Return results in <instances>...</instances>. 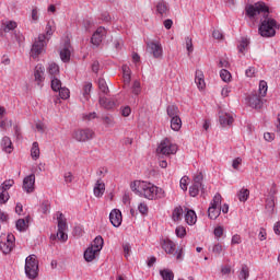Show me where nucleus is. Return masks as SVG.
Segmentation results:
<instances>
[{"instance_id":"1","label":"nucleus","mask_w":280,"mask_h":280,"mask_svg":"<svg viewBox=\"0 0 280 280\" xmlns=\"http://www.w3.org/2000/svg\"><path fill=\"white\" fill-rule=\"evenodd\" d=\"M246 14L247 16H249V19H259V16H262L259 26L260 36H264L265 38H270L275 36V34H277V28H279V24L275 19L269 18L270 11L266 3L257 2L255 4L247 5Z\"/></svg>"},{"instance_id":"2","label":"nucleus","mask_w":280,"mask_h":280,"mask_svg":"<svg viewBox=\"0 0 280 280\" xmlns=\"http://www.w3.org/2000/svg\"><path fill=\"white\" fill-rule=\"evenodd\" d=\"M131 191L147 198V200H161L165 198V190L150 182L135 180L130 184Z\"/></svg>"},{"instance_id":"3","label":"nucleus","mask_w":280,"mask_h":280,"mask_svg":"<svg viewBox=\"0 0 280 280\" xmlns=\"http://www.w3.org/2000/svg\"><path fill=\"white\" fill-rule=\"evenodd\" d=\"M57 226L58 231L56 234L50 235V240L52 242H56V240H59V242H67L69 240V235H67V218L62 213H57Z\"/></svg>"},{"instance_id":"4","label":"nucleus","mask_w":280,"mask_h":280,"mask_svg":"<svg viewBox=\"0 0 280 280\" xmlns=\"http://www.w3.org/2000/svg\"><path fill=\"white\" fill-rule=\"evenodd\" d=\"M176 152H178V145L167 138L162 140L156 149V154L160 156H170L176 154Z\"/></svg>"},{"instance_id":"5","label":"nucleus","mask_w":280,"mask_h":280,"mask_svg":"<svg viewBox=\"0 0 280 280\" xmlns=\"http://www.w3.org/2000/svg\"><path fill=\"white\" fill-rule=\"evenodd\" d=\"M25 275L27 279H36L38 277V260L36 255H30L25 259Z\"/></svg>"},{"instance_id":"6","label":"nucleus","mask_w":280,"mask_h":280,"mask_svg":"<svg viewBox=\"0 0 280 280\" xmlns=\"http://www.w3.org/2000/svg\"><path fill=\"white\" fill-rule=\"evenodd\" d=\"M47 36L45 34H40L37 39L34 42L31 56L32 58H38L40 54H45V48L47 47Z\"/></svg>"},{"instance_id":"7","label":"nucleus","mask_w":280,"mask_h":280,"mask_svg":"<svg viewBox=\"0 0 280 280\" xmlns=\"http://www.w3.org/2000/svg\"><path fill=\"white\" fill-rule=\"evenodd\" d=\"M162 248L165 250V253H167V255H173V257H176L177 261L183 260V248L176 250V243H174L172 240H163Z\"/></svg>"},{"instance_id":"8","label":"nucleus","mask_w":280,"mask_h":280,"mask_svg":"<svg viewBox=\"0 0 280 280\" xmlns=\"http://www.w3.org/2000/svg\"><path fill=\"white\" fill-rule=\"evenodd\" d=\"M15 240L16 238L13 236V234H3L0 236V250L3 253V255H10V253H12Z\"/></svg>"},{"instance_id":"9","label":"nucleus","mask_w":280,"mask_h":280,"mask_svg":"<svg viewBox=\"0 0 280 280\" xmlns=\"http://www.w3.org/2000/svg\"><path fill=\"white\" fill-rule=\"evenodd\" d=\"M72 138L80 143H85V141H91V139L95 138V131L90 128L77 129L73 131Z\"/></svg>"},{"instance_id":"10","label":"nucleus","mask_w":280,"mask_h":280,"mask_svg":"<svg viewBox=\"0 0 280 280\" xmlns=\"http://www.w3.org/2000/svg\"><path fill=\"white\" fill-rule=\"evenodd\" d=\"M106 34H108L106 27L100 26L98 28H96L91 37L92 45H94V47H100V45H102V40L106 38Z\"/></svg>"},{"instance_id":"11","label":"nucleus","mask_w":280,"mask_h":280,"mask_svg":"<svg viewBox=\"0 0 280 280\" xmlns=\"http://www.w3.org/2000/svg\"><path fill=\"white\" fill-rule=\"evenodd\" d=\"M147 49L149 54H152L153 58H163V45H161V42L147 43Z\"/></svg>"},{"instance_id":"12","label":"nucleus","mask_w":280,"mask_h":280,"mask_svg":"<svg viewBox=\"0 0 280 280\" xmlns=\"http://www.w3.org/2000/svg\"><path fill=\"white\" fill-rule=\"evenodd\" d=\"M261 97L264 96L258 95L257 92H252L246 97V104H248L250 108H261V106H264V100H261Z\"/></svg>"},{"instance_id":"13","label":"nucleus","mask_w":280,"mask_h":280,"mask_svg":"<svg viewBox=\"0 0 280 280\" xmlns=\"http://www.w3.org/2000/svg\"><path fill=\"white\" fill-rule=\"evenodd\" d=\"M35 185H36V175L34 174L27 175L23 179V184H22L23 191H25L26 194H34Z\"/></svg>"},{"instance_id":"14","label":"nucleus","mask_w":280,"mask_h":280,"mask_svg":"<svg viewBox=\"0 0 280 280\" xmlns=\"http://www.w3.org/2000/svg\"><path fill=\"white\" fill-rule=\"evenodd\" d=\"M235 118H233V114H229L226 112L219 113V122L222 128H228V126H233Z\"/></svg>"},{"instance_id":"15","label":"nucleus","mask_w":280,"mask_h":280,"mask_svg":"<svg viewBox=\"0 0 280 280\" xmlns=\"http://www.w3.org/2000/svg\"><path fill=\"white\" fill-rule=\"evenodd\" d=\"M34 78L35 82L38 84V86L43 85V82H45V66L42 63H38L34 69Z\"/></svg>"},{"instance_id":"16","label":"nucleus","mask_w":280,"mask_h":280,"mask_svg":"<svg viewBox=\"0 0 280 280\" xmlns=\"http://www.w3.org/2000/svg\"><path fill=\"white\" fill-rule=\"evenodd\" d=\"M59 56L62 62H69L71 60V44L66 42L59 51Z\"/></svg>"},{"instance_id":"17","label":"nucleus","mask_w":280,"mask_h":280,"mask_svg":"<svg viewBox=\"0 0 280 280\" xmlns=\"http://www.w3.org/2000/svg\"><path fill=\"white\" fill-rule=\"evenodd\" d=\"M109 222H112L113 226H115L116 229H118V226H121V222H124L121 211H110Z\"/></svg>"},{"instance_id":"18","label":"nucleus","mask_w":280,"mask_h":280,"mask_svg":"<svg viewBox=\"0 0 280 280\" xmlns=\"http://www.w3.org/2000/svg\"><path fill=\"white\" fill-rule=\"evenodd\" d=\"M195 83L200 91H205V89H207V83L205 82V72H202V70H196Z\"/></svg>"},{"instance_id":"19","label":"nucleus","mask_w":280,"mask_h":280,"mask_svg":"<svg viewBox=\"0 0 280 280\" xmlns=\"http://www.w3.org/2000/svg\"><path fill=\"white\" fill-rule=\"evenodd\" d=\"M2 152H5V154H12L13 150H14V145H12V140L10 139V137H3L1 142H0Z\"/></svg>"},{"instance_id":"20","label":"nucleus","mask_w":280,"mask_h":280,"mask_svg":"<svg viewBox=\"0 0 280 280\" xmlns=\"http://www.w3.org/2000/svg\"><path fill=\"white\" fill-rule=\"evenodd\" d=\"M105 191H106V184H104L102 179H97L93 188L95 198H102Z\"/></svg>"},{"instance_id":"21","label":"nucleus","mask_w":280,"mask_h":280,"mask_svg":"<svg viewBox=\"0 0 280 280\" xmlns=\"http://www.w3.org/2000/svg\"><path fill=\"white\" fill-rule=\"evenodd\" d=\"M32 222V217L27 215L24 219H19L15 223L16 230L20 232L27 231L30 223Z\"/></svg>"},{"instance_id":"22","label":"nucleus","mask_w":280,"mask_h":280,"mask_svg":"<svg viewBox=\"0 0 280 280\" xmlns=\"http://www.w3.org/2000/svg\"><path fill=\"white\" fill-rule=\"evenodd\" d=\"M47 73L49 78H60V67L56 62L48 63Z\"/></svg>"},{"instance_id":"23","label":"nucleus","mask_w":280,"mask_h":280,"mask_svg":"<svg viewBox=\"0 0 280 280\" xmlns=\"http://www.w3.org/2000/svg\"><path fill=\"white\" fill-rule=\"evenodd\" d=\"M98 104L102 108H105V110H113V108H115V106H117L115 101H113L110 98L102 97V96L98 100Z\"/></svg>"},{"instance_id":"24","label":"nucleus","mask_w":280,"mask_h":280,"mask_svg":"<svg viewBox=\"0 0 280 280\" xmlns=\"http://www.w3.org/2000/svg\"><path fill=\"white\" fill-rule=\"evenodd\" d=\"M97 255H100V252L90 246L85 249L83 257L85 261L91 262L97 257Z\"/></svg>"},{"instance_id":"25","label":"nucleus","mask_w":280,"mask_h":280,"mask_svg":"<svg viewBox=\"0 0 280 280\" xmlns=\"http://www.w3.org/2000/svg\"><path fill=\"white\" fill-rule=\"evenodd\" d=\"M168 12L170 7L167 5V2L159 1L156 4V13L160 14V16H167Z\"/></svg>"},{"instance_id":"26","label":"nucleus","mask_w":280,"mask_h":280,"mask_svg":"<svg viewBox=\"0 0 280 280\" xmlns=\"http://www.w3.org/2000/svg\"><path fill=\"white\" fill-rule=\"evenodd\" d=\"M222 205V195L220 192H217L210 202V207L208 208V211H211V209H220V206Z\"/></svg>"},{"instance_id":"27","label":"nucleus","mask_w":280,"mask_h":280,"mask_svg":"<svg viewBox=\"0 0 280 280\" xmlns=\"http://www.w3.org/2000/svg\"><path fill=\"white\" fill-rule=\"evenodd\" d=\"M167 116L170 119H174L176 117H180V110L176 105H168L166 108Z\"/></svg>"},{"instance_id":"28","label":"nucleus","mask_w":280,"mask_h":280,"mask_svg":"<svg viewBox=\"0 0 280 280\" xmlns=\"http://www.w3.org/2000/svg\"><path fill=\"white\" fill-rule=\"evenodd\" d=\"M185 221L189 224V226H194V224L198 222V215H196V211H187L185 214Z\"/></svg>"},{"instance_id":"29","label":"nucleus","mask_w":280,"mask_h":280,"mask_svg":"<svg viewBox=\"0 0 280 280\" xmlns=\"http://www.w3.org/2000/svg\"><path fill=\"white\" fill-rule=\"evenodd\" d=\"M90 247L101 253L102 248H104V238L102 236H96Z\"/></svg>"},{"instance_id":"30","label":"nucleus","mask_w":280,"mask_h":280,"mask_svg":"<svg viewBox=\"0 0 280 280\" xmlns=\"http://www.w3.org/2000/svg\"><path fill=\"white\" fill-rule=\"evenodd\" d=\"M31 158L33 161H38V159H40V147L38 145V142H33L31 148Z\"/></svg>"},{"instance_id":"31","label":"nucleus","mask_w":280,"mask_h":280,"mask_svg":"<svg viewBox=\"0 0 280 280\" xmlns=\"http://www.w3.org/2000/svg\"><path fill=\"white\" fill-rule=\"evenodd\" d=\"M211 250L215 257H220V255L226 254V248H224V246H222L220 243L213 244Z\"/></svg>"},{"instance_id":"32","label":"nucleus","mask_w":280,"mask_h":280,"mask_svg":"<svg viewBox=\"0 0 280 280\" xmlns=\"http://www.w3.org/2000/svg\"><path fill=\"white\" fill-rule=\"evenodd\" d=\"M171 128L174 130V132H178V130L183 128V120L180 119V116L171 118Z\"/></svg>"},{"instance_id":"33","label":"nucleus","mask_w":280,"mask_h":280,"mask_svg":"<svg viewBox=\"0 0 280 280\" xmlns=\"http://www.w3.org/2000/svg\"><path fill=\"white\" fill-rule=\"evenodd\" d=\"M236 196L240 202H246V200H248V197L250 196V190H248L247 188H242Z\"/></svg>"},{"instance_id":"34","label":"nucleus","mask_w":280,"mask_h":280,"mask_svg":"<svg viewBox=\"0 0 280 280\" xmlns=\"http://www.w3.org/2000/svg\"><path fill=\"white\" fill-rule=\"evenodd\" d=\"M91 89H93V83L86 82L83 85V97L86 102L91 98Z\"/></svg>"},{"instance_id":"35","label":"nucleus","mask_w":280,"mask_h":280,"mask_svg":"<svg viewBox=\"0 0 280 280\" xmlns=\"http://www.w3.org/2000/svg\"><path fill=\"white\" fill-rule=\"evenodd\" d=\"M122 78H124L125 84H130V80H131L130 67L122 66Z\"/></svg>"},{"instance_id":"36","label":"nucleus","mask_w":280,"mask_h":280,"mask_svg":"<svg viewBox=\"0 0 280 280\" xmlns=\"http://www.w3.org/2000/svg\"><path fill=\"white\" fill-rule=\"evenodd\" d=\"M160 276L163 280H174V271H172V269L160 270Z\"/></svg>"},{"instance_id":"37","label":"nucleus","mask_w":280,"mask_h":280,"mask_svg":"<svg viewBox=\"0 0 280 280\" xmlns=\"http://www.w3.org/2000/svg\"><path fill=\"white\" fill-rule=\"evenodd\" d=\"M258 93L260 97H266L268 93V82H266L265 80L259 82Z\"/></svg>"},{"instance_id":"38","label":"nucleus","mask_w":280,"mask_h":280,"mask_svg":"<svg viewBox=\"0 0 280 280\" xmlns=\"http://www.w3.org/2000/svg\"><path fill=\"white\" fill-rule=\"evenodd\" d=\"M200 189H205L203 186H200L198 184H192L190 187H189V195L192 197V198H196V196H198V194H200Z\"/></svg>"},{"instance_id":"39","label":"nucleus","mask_w":280,"mask_h":280,"mask_svg":"<svg viewBox=\"0 0 280 280\" xmlns=\"http://www.w3.org/2000/svg\"><path fill=\"white\" fill-rule=\"evenodd\" d=\"M59 77H54L51 78V89L55 92H58L62 89V82L60 81V79H58Z\"/></svg>"},{"instance_id":"40","label":"nucleus","mask_w":280,"mask_h":280,"mask_svg":"<svg viewBox=\"0 0 280 280\" xmlns=\"http://www.w3.org/2000/svg\"><path fill=\"white\" fill-rule=\"evenodd\" d=\"M102 121L106 128L115 127V118L113 116H103Z\"/></svg>"},{"instance_id":"41","label":"nucleus","mask_w":280,"mask_h":280,"mask_svg":"<svg viewBox=\"0 0 280 280\" xmlns=\"http://www.w3.org/2000/svg\"><path fill=\"white\" fill-rule=\"evenodd\" d=\"M18 24L15 21H8L4 23L3 32H12L13 30H16Z\"/></svg>"},{"instance_id":"42","label":"nucleus","mask_w":280,"mask_h":280,"mask_svg":"<svg viewBox=\"0 0 280 280\" xmlns=\"http://www.w3.org/2000/svg\"><path fill=\"white\" fill-rule=\"evenodd\" d=\"M250 44V42L248 40V38H242L240 45H238V51L240 54H244V51L246 49H248V45Z\"/></svg>"},{"instance_id":"43","label":"nucleus","mask_w":280,"mask_h":280,"mask_svg":"<svg viewBox=\"0 0 280 280\" xmlns=\"http://www.w3.org/2000/svg\"><path fill=\"white\" fill-rule=\"evenodd\" d=\"M267 211H275V196L270 195L266 200Z\"/></svg>"},{"instance_id":"44","label":"nucleus","mask_w":280,"mask_h":280,"mask_svg":"<svg viewBox=\"0 0 280 280\" xmlns=\"http://www.w3.org/2000/svg\"><path fill=\"white\" fill-rule=\"evenodd\" d=\"M248 277H250V273L248 271V266L244 265L238 275V278H240V280H246V279H248Z\"/></svg>"},{"instance_id":"45","label":"nucleus","mask_w":280,"mask_h":280,"mask_svg":"<svg viewBox=\"0 0 280 280\" xmlns=\"http://www.w3.org/2000/svg\"><path fill=\"white\" fill-rule=\"evenodd\" d=\"M175 235H176L177 237H179L180 240H183V237H185V235H187V230L185 229V226L178 225V226L175 229Z\"/></svg>"},{"instance_id":"46","label":"nucleus","mask_w":280,"mask_h":280,"mask_svg":"<svg viewBox=\"0 0 280 280\" xmlns=\"http://www.w3.org/2000/svg\"><path fill=\"white\" fill-rule=\"evenodd\" d=\"M98 89L104 93L105 95L108 94V84L106 83V80L98 79Z\"/></svg>"},{"instance_id":"47","label":"nucleus","mask_w":280,"mask_h":280,"mask_svg":"<svg viewBox=\"0 0 280 280\" xmlns=\"http://www.w3.org/2000/svg\"><path fill=\"white\" fill-rule=\"evenodd\" d=\"M220 78L223 82H231V72L226 69L220 71Z\"/></svg>"},{"instance_id":"48","label":"nucleus","mask_w":280,"mask_h":280,"mask_svg":"<svg viewBox=\"0 0 280 280\" xmlns=\"http://www.w3.org/2000/svg\"><path fill=\"white\" fill-rule=\"evenodd\" d=\"M185 43H186V49L188 51V56H190L191 54H194V42L191 37H186Z\"/></svg>"},{"instance_id":"49","label":"nucleus","mask_w":280,"mask_h":280,"mask_svg":"<svg viewBox=\"0 0 280 280\" xmlns=\"http://www.w3.org/2000/svg\"><path fill=\"white\" fill-rule=\"evenodd\" d=\"M12 187H14V179H7L1 185L2 191H8Z\"/></svg>"},{"instance_id":"50","label":"nucleus","mask_w":280,"mask_h":280,"mask_svg":"<svg viewBox=\"0 0 280 280\" xmlns=\"http://www.w3.org/2000/svg\"><path fill=\"white\" fill-rule=\"evenodd\" d=\"M131 93L133 95H140L141 94V82L135 81L131 88Z\"/></svg>"},{"instance_id":"51","label":"nucleus","mask_w":280,"mask_h":280,"mask_svg":"<svg viewBox=\"0 0 280 280\" xmlns=\"http://www.w3.org/2000/svg\"><path fill=\"white\" fill-rule=\"evenodd\" d=\"M58 92L61 100H69V96H70L69 89L61 88L60 90H58Z\"/></svg>"},{"instance_id":"52","label":"nucleus","mask_w":280,"mask_h":280,"mask_svg":"<svg viewBox=\"0 0 280 280\" xmlns=\"http://www.w3.org/2000/svg\"><path fill=\"white\" fill-rule=\"evenodd\" d=\"M187 183H189V177L188 176H184V177L180 178L179 186H180V189L183 191H187Z\"/></svg>"},{"instance_id":"53","label":"nucleus","mask_w":280,"mask_h":280,"mask_svg":"<svg viewBox=\"0 0 280 280\" xmlns=\"http://www.w3.org/2000/svg\"><path fill=\"white\" fill-rule=\"evenodd\" d=\"M122 250H124V255H125L126 259H128V257L130 256V253L132 250V246H130L129 243H125V244H122Z\"/></svg>"},{"instance_id":"54","label":"nucleus","mask_w":280,"mask_h":280,"mask_svg":"<svg viewBox=\"0 0 280 280\" xmlns=\"http://www.w3.org/2000/svg\"><path fill=\"white\" fill-rule=\"evenodd\" d=\"M202 179H203L202 173H197L194 176V185L202 186Z\"/></svg>"},{"instance_id":"55","label":"nucleus","mask_w":280,"mask_h":280,"mask_svg":"<svg viewBox=\"0 0 280 280\" xmlns=\"http://www.w3.org/2000/svg\"><path fill=\"white\" fill-rule=\"evenodd\" d=\"M63 180L65 183L69 184V183H73V173L72 172H66L63 174Z\"/></svg>"},{"instance_id":"56","label":"nucleus","mask_w":280,"mask_h":280,"mask_svg":"<svg viewBox=\"0 0 280 280\" xmlns=\"http://www.w3.org/2000/svg\"><path fill=\"white\" fill-rule=\"evenodd\" d=\"M257 73V70L255 69V67H249L246 71H245V75L247 78H255Z\"/></svg>"},{"instance_id":"57","label":"nucleus","mask_w":280,"mask_h":280,"mask_svg":"<svg viewBox=\"0 0 280 280\" xmlns=\"http://www.w3.org/2000/svg\"><path fill=\"white\" fill-rule=\"evenodd\" d=\"M54 35V28H51L50 24L46 25V42H49V38Z\"/></svg>"},{"instance_id":"58","label":"nucleus","mask_w":280,"mask_h":280,"mask_svg":"<svg viewBox=\"0 0 280 280\" xmlns=\"http://www.w3.org/2000/svg\"><path fill=\"white\" fill-rule=\"evenodd\" d=\"M222 235H224V228L222 226H217L214 229V236L220 240V237H222Z\"/></svg>"},{"instance_id":"59","label":"nucleus","mask_w":280,"mask_h":280,"mask_svg":"<svg viewBox=\"0 0 280 280\" xmlns=\"http://www.w3.org/2000/svg\"><path fill=\"white\" fill-rule=\"evenodd\" d=\"M40 209L42 211H49V209H51V203L49 202V200L42 201Z\"/></svg>"},{"instance_id":"60","label":"nucleus","mask_w":280,"mask_h":280,"mask_svg":"<svg viewBox=\"0 0 280 280\" xmlns=\"http://www.w3.org/2000/svg\"><path fill=\"white\" fill-rule=\"evenodd\" d=\"M130 113H132V109L130 108V106H125L121 108L122 117H130Z\"/></svg>"},{"instance_id":"61","label":"nucleus","mask_w":280,"mask_h":280,"mask_svg":"<svg viewBox=\"0 0 280 280\" xmlns=\"http://www.w3.org/2000/svg\"><path fill=\"white\" fill-rule=\"evenodd\" d=\"M208 218L210 220H218L220 218V211H208Z\"/></svg>"},{"instance_id":"62","label":"nucleus","mask_w":280,"mask_h":280,"mask_svg":"<svg viewBox=\"0 0 280 280\" xmlns=\"http://www.w3.org/2000/svg\"><path fill=\"white\" fill-rule=\"evenodd\" d=\"M9 200L8 192L3 191L0 194V205H5V201Z\"/></svg>"},{"instance_id":"63","label":"nucleus","mask_w":280,"mask_h":280,"mask_svg":"<svg viewBox=\"0 0 280 280\" xmlns=\"http://www.w3.org/2000/svg\"><path fill=\"white\" fill-rule=\"evenodd\" d=\"M148 209H150L148 207V203L145 201H141L140 203H138V211H148Z\"/></svg>"},{"instance_id":"64","label":"nucleus","mask_w":280,"mask_h":280,"mask_svg":"<svg viewBox=\"0 0 280 280\" xmlns=\"http://www.w3.org/2000/svg\"><path fill=\"white\" fill-rule=\"evenodd\" d=\"M221 95H222V97H229V95H231V88L224 86V88L221 90Z\"/></svg>"}]
</instances>
